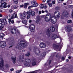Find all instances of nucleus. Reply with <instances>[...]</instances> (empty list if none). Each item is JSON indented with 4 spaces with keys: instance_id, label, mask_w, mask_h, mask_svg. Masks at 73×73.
<instances>
[{
    "instance_id": "39",
    "label": "nucleus",
    "mask_w": 73,
    "mask_h": 73,
    "mask_svg": "<svg viewBox=\"0 0 73 73\" xmlns=\"http://www.w3.org/2000/svg\"><path fill=\"white\" fill-rule=\"evenodd\" d=\"M48 5L49 7H52V5L51 4V3H48Z\"/></svg>"
},
{
    "instance_id": "23",
    "label": "nucleus",
    "mask_w": 73,
    "mask_h": 73,
    "mask_svg": "<svg viewBox=\"0 0 73 73\" xmlns=\"http://www.w3.org/2000/svg\"><path fill=\"white\" fill-rule=\"evenodd\" d=\"M29 5V3H25L24 4V8L25 9H27V5Z\"/></svg>"
},
{
    "instance_id": "18",
    "label": "nucleus",
    "mask_w": 73,
    "mask_h": 73,
    "mask_svg": "<svg viewBox=\"0 0 73 73\" xmlns=\"http://www.w3.org/2000/svg\"><path fill=\"white\" fill-rule=\"evenodd\" d=\"M40 21V16H38L36 19V23L38 24L39 22Z\"/></svg>"
},
{
    "instance_id": "38",
    "label": "nucleus",
    "mask_w": 73,
    "mask_h": 73,
    "mask_svg": "<svg viewBox=\"0 0 73 73\" xmlns=\"http://www.w3.org/2000/svg\"><path fill=\"white\" fill-rule=\"evenodd\" d=\"M55 3H56V1H55V0H54V1H52L51 3L52 4V5L55 4Z\"/></svg>"
},
{
    "instance_id": "46",
    "label": "nucleus",
    "mask_w": 73,
    "mask_h": 73,
    "mask_svg": "<svg viewBox=\"0 0 73 73\" xmlns=\"http://www.w3.org/2000/svg\"><path fill=\"white\" fill-rule=\"evenodd\" d=\"M3 3L4 5H7V3L5 2H2Z\"/></svg>"
},
{
    "instance_id": "8",
    "label": "nucleus",
    "mask_w": 73,
    "mask_h": 73,
    "mask_svg": "<svg viewBox=\"0 0 73 73\" xmlns=\"http://www.w3.org/2000/svg\"><path fill=\"white\" fill-rule=\"evenodd\" d=\"M4 66V60L2 58H0V68H3Z\"/></svg>"
},
{
    "instance_id": "48",
    "label": "nucleus",
    "mask_w": 73,
    "mask_h": 73,
    "mask_svg": "<svg viewBox=\"0 0 73 73\" xmlns=\"http://www.w3.org/2000/svg\"><path fill=\"white\" fill-rule=\"evenodd\" d=\"M31 8H32V7L31 6H29L28 8L29 9H31Z\"/></svg>"
},
{
    "instance_id": "2",
    "label": "nucleus",
    "mask_w": 73,
    "mask_h": 73,
    "mask_svg": "<svg viewBox=\"0 0 73 73\" xmlns=\"http://www.w3.org/2000/svg\"><path fill=\"white\" fill-rule=\"evenodd\" d=\"M25 42L23 40L20 41L19 44H18L16 45V48L20 50L21 48H24L25 47V46L24 45Z\"/></svg>"
},
{
    "instance_id": "53",
    "label": "nucleus",
    "mask_w": 73,
    "mask_h": 73,
    "mask_svg": "<svg viewBox=\"0 0 73 73\" xmlns=\"http://www.w3.org/2000/svg\"><path fill=\"white\" fill-rule=\"evenodd\" d=\"M11 23H12V24H13V23H14V20L12 21H11Z\"/></svg>"
},
{
    "instance_id": "4",
    "label": "nucleus",
    "mask_w": 73,
    "mask_h": 73,
    "mask_svg": "<svg viewBox=\"0 0 73 73\" xmlns=\"http://www.w3.org/2000/svg\"><path fill=\"white\" fill-rule=\"evenodd\" d=\"M31 60L30 59H25L24 64L25 66L29 67L31 66Z\"/></svg>"
},
{
    "instance_id": "55",
    "label": "nucleus",
    "mask_w": 73,
    "mask_h": 73,
    "mask_svg": "<svg viewBox=\"0 0 73 73\" xmlns=\"http://www.w3.org/2000/svg\"><path fill=\"white\" fill-rule=\"evenodd\" d=\"M39 15H40L41 13V11H39Z\"/></svg>"
},
{
    "instance_id": "52",
    "label": "nucleus",
    "mask_w": 73,
    "mask_h": 73,
    "mask_svg": "<svg viewBox=\"0 0 73 73\" xmlns=\"http://www.w3.org/2000/svg\"><path fill=\"white\" fill-rule=\"evenodd\" d=\"M50 1H51L50 0H48L47 1V3H49L50 2Z\"/></svg>"
},
{
    "instance_id": "43",
    "label": "nucleus",
    "mask_w": 73,
    "mask_h": 73,
    "mask_svg": "<svg viewBox=\"0 0 73 73\" xmlns=\"http://www.w3.org/2000/svg\"><path fill=\"white\" fill-rule=\"evenodd\" d=\"M17 8V6H14L13 8L14 9H16V8Z\"/></svg>"
},
{
    "instance_id": "37",
    "label": "nucleus",
    "mask_w": 73,
    "mask_h": 73,
    "mask_svg": "<svg viewBox=\"0 0 73 73\" xmlns=\"http://www.w3.org/2000/svg\"><path fill=\"white\" fill-rule=\"evenodd\" d=\"M13 1H14L15 4H17L18 3V0H13Z\"/></svg>"
},
{
    "instance_id": "25",
    "label": "nucleus",
    "mask_w": 73,
    "mask_h": 73,
    "mask_svg": "<svg viewBox=\"0 0 73 73\" xmlns=\"http://www.w3.org/2000/svg\"><path fill=\"white\" fill-rule=\"evenodd\" d=\"M50 31H49V29H48L46 31L47 35L48 36H49L50 35Z\"/></svg>"
},
{
    "instance_id": "34",
    "label": "nucleus",
    "mask_w": 73,
    "mask_h": 73,
    "mask_svg": "<svg viewBox=\"0 0 73 73\" xmlns=\"http://www.w3.org/2000/svg\"><path fill=\"white\" fill-rule=\"evenodd\" d=\"M56 17L58 19H59L60 17V13H59V14H58V15H56Z\"/></svg>"
},
{
    "instance_id": "50",
    "label": "nucleus",
    "mask_w": 73,
    "mask_h": 73,
    "mask_svg": "<svg viewBox=\"0 0 73 73\" xmlns=\"http://www.w3.org/2000/svg\"><path fill=\"white\" fill-rule=\"evenodd\" d=\"M3 8H7V5H4L3 6Z\"/></svg>"
},
{
    "instance_id": "35",
    "label": "nucleus",
    "mask_w": 73,
    "mask_h": 73,
    "mask_svg": "<svg viewBox=\"0 0 73 73\" xmlns=\"http://www.w3.org/2000/svg\"><path fill=\"white\" fill-rule=\"evenodd\" d=\"M34 5L35 6V7H37L38 5V4L36 2L35 4Z\"/></svg>"
},
{
    "instance_id": "6",
    "label": "nucleus",
    "mask_w": 73,
    "mask_h": 73,
    "mask_svg": "<svg viewBox=\"0 0 73 73\" xmlns=\"http://www.w3.org/2000/svg\"><path fill=\"white\" fill-rule=\"evenodd\" d=\"M35 26L33 24H31L30 25L29 28L30 31L32 32H35Z\"/></svg>"
},
{
    "instance_id": "40",
    "label": "nucleus",
    "mask_w": 73,
    "mask_h": 73,
    "mask_svg": "<svg viewBox=\"0 0 73 73\" xmlns=\"http://www.w3.org/2000/svg\"><path fill=\"white\" fill-rule=\"evenodd\" d=\"M46 54V53H45V52H44V53H43V54H42V57H44V56H45Z\"/></svg>"
},
{
    "instance_id": "21",
    "label": "nucleus",
    "mask_w": 73,
    "mask_h": 73,
    "mask_svg": "<svg viewBox=\"0 0 73 73\" xmlns=\"http://www.w3.org/2000/svg\"><path fill=\"white\" fill-rule=\"evenodd\" d=\"M50 29L51 32H54L55 31V28L53 26H51L50 28Z\"/></svg>"
},
{
    "instance_id": "45",
    "label": "nucleus",
    "mask_w": 73,
    "mask_h": 73,
    "mask_svg": "<svg viewBox=\"0 0 73 73\" xmlns=\"http://www.w3.org/2000/svg\"><path fill=\"white\" fill-rule=\"evenodd\" d=\"M24 7V5H22L20 6V8H23Z\"/></svg>"
},
{
    "instance_id": "13",
    "label": "nucleus",
    "mask_w": 73,
    "mask_h": 73,
    "mask_svg": "<svg viewBox=\"0 0 73 73\" xmlns=\"http://www.w3.org/2000/svg\"><path fill=\"white\" fill-rule=\"evenodd\" d=\"M56 38H60V35H53L52 36V40H55V39Z\"/></svg>"
},
{
    "instance_id": "11",
    "label": "nucleus",
    "mask_w": 73,
    "mask_h": 73,
    "mask_svg": "<svg viewBox=\"0 0 73 73\" xmlns=\"http://www.w3.org/2000/svg\"><path fill=\"white\" fill-rule=\"evenodd\" d=\"M0 46L2 48H4L6 46V43L4 42H0Z\"/></svg>"
},
{
    "instance_id": "44",
    "label": "nucleus",
    "mask_w": 73,
    "mask_h": 73,
    "mask_svg": "<svg viewBox=\"0 0 73 73\" xmlns=\"http://www.w3.org/2000/svg\"><path fill=\"white\" fill-rule=\"evenodd\" d=\"M4 28V27L0 26V30H1L3 28Z\"/></svg>"
},
{
    "instance_id": "29",
    "label": "nucleus",
    "mask_w": 73,
    "mask_h": 73,
    "mask_svg": "<svg viewBox=\"0 0 73 73\" xmlns=\"http://www.w3.org/2000/svg\"><path fill=\"white\" fill-rule=\"evenodd\" d=\"M44 4H40V5L41 6H40V9H43V8H44Z\"/></svg>"
},
{
    "instance_id": "51",
    "label": "nucleus",
    "mask_w": 73,
    "mask_h": 73,
    "mask_svg": "<svg viewBox=\"0 0 73 73\" xmlns=\"http://www.w3.org/2000/svg\"><path fill=\"white\" fill-rule=\"evenodd\" d=\"M8 20L9 23H11V19H9Z\"/></svg>"
},
{
    "instance_id": "59",
    "label": "nucleus",
    "mask_w": 73,
    "mask_h": 73,
    "mask_svg": "<svg viewBox=\"0 0 73 73\" xmlns=\"http://www.w3.org/2000/svg\"><path fill=\"white\" fill-rule=\"evenodd\" d=\"M10 6H11V5H8V6H7V7H8V8H9V7H10Z\"/></svg>"
},
{
    "instance_id": "33",
    "label": "nucleus",
    "mask_w": 73,
    "mask_h": 73,
    "mask_svg": "<svg viewBox=\"0 0 73 73\" xmlns=\"http://www.w3.org/2000/svg\"><path fill=\"white\" fill-rule=\"evenodd\" d=\"M36 3V1H33L31 2V4L33 5H35Z\"/></svg>"
},
{
    "instance_id": "12",
    "label": "nucleus",
    "mask_w": 73,
    "mask_h": 73,
    "mask_svg": "<svg viewBox=\"0 0 73 73\" xmlns=\"http://www.w3.org/2000/svg\"><path fill=\"white\" fill-rule=\"evenodd\" d=\"M71 27L70 25H68L66 26L65 29L66 32H70V31H71V29H70Z\"/></svg>"
},
{
    "instance_id": "10",
    "label": "nucleus",
    "mask_w": 73,
    "mask_h": 73,
    "mask_svg": "<svg viewBox=\"0 0 73 73\" xmlns=\"http://www.w3.org/2000/svg\"><path fill=\"white\" fill-rule=\"evenodd\" d=\"M15 18H17V19H18V17H17V14L16 12L14 13L12 15V16L11 17V19H15Z\"/></svg>"
},
{
    "instance_id": "5",
    "label": "nucleus",
    "mask_w": 73,
    "mask_h": 73,
    "mask_svg": "<svg viewBox=\"0 0 73 73\" xmlns=\"http://www.w3.org/2000/svg\"><path fill=\"white\" fill-rule=\"evenodd\" d=\"M11 32L12 33V34H20V31L18 30H16L14 29V28H12L11 29Z\"/></svg>"
},
{
    "instance_id": "19",
    "label": "nucleus",
    "mask_w": 73,
    "mask_h": 73,
    "mask_svg": "<svg viewBox=\"0 0 73 73\" xmlns=\"http://www.w3.org/2000/svg\"><path fill=\"white\" fill-rule=\"evenodd\" d=\"M24 57H22L21 56V57H20L19 58V61L21 62H24Z\"/></svg>"
},
{
    "instance_id": "62",
    "label": "nucleus",
    "mask_w": 73,
    "mask_h": 73,
    "mask_svg": "<svg viewBox=\"0 0 73 73\" xmlns=\"http://www.w3.org/2000/svg\"><path fill=\"white\" fill-rule=\"evenodd\" d=\"M0 17H3V15L1 14H0Z\"/></svg>"
},
{
    "instance_id": "24",
    "label": "nucleus",
    "mask_w": 73,
    "mask_h": 73,
    "mask_svg": "<svg viewBox=\"0 0 73 73\" xmlns=\"http://www.w3.org/2000/svg\"><path fill=\"white\" fill-rule=\"evenodd\" d=\"M7 25V22L0 23V27H2L3 25Z\"/></svg>"
},
{
    "instance_id": "28",
    "label": "nucleus",
    "mask_w": 73,
    "mask_h": 73,
    "mask_svg": "<svg viewBox=\"0 0 73 73\" xmlns=\"http://www.w3.org/2000/svg\"><path fill=\"white\" fill-rule=\"evenodd\" d=\"M3 2H4V1H3L2 0H1V5H0V8H1V7H3V6L2 5H3Z\"/></svg>"
},
{
    "instance_id": "58",
    "label": "nucleus",
    "mask_w": 73,
    "mask_h": 73,
    "mask_svg": "<svg viewBox=\"0 0 73 73\" xmlns=\"http://www.w3.org/2000/svg\"><path fill=\"white\" fill-rule=\"evenodd\" d=\"M45 12L47 13H48V10H45Z\"/></svg>"
},
{
    "instance_id": "61",
    "label": "nucleus",
    "mask_w": 73,
    "mask_h": 73,
    "mask_svg": "<svg viewBox=\"0 0 73 73\" xmlns=\"http://www.w3.org/2000/svg\"><path fill=\"white\" fill-rule=\"evenodd\" d=\"M66 62H69V59H67L66 60Z\"/></svg>"
},
{
    "instance_id": "60",
    "label": "nucleus",
    "mask_w": 73,
    "mask_h": 73,
    "mask_svg": "<svg viewBox=\"0 0 73 73\" xmlns=\"http://www.w3.org/2000/svg\"><path fill=\"white\" fill-rule=\"evenodd\" d=\"M16 23H20V21H16Z\"/></svg>"
},
{
    "instance_id": "7",
    "label": "nucleus",
    "mask_w": 73,
    "mask_h": 73,
    "mask_svg": "<svg viewBox=\"0 0 73 73\" xmlns=\"http://www.w3.org/2000/svg\"><path fill=\"white\" fill-rule=\"evenodd\" d=\"M27 14H28V13L30 14V15L32 16H35V12L34 11H33L32 10H30L29 11H27Z\"/></svg>"
},
{
    "instance_id": "47",
    "label": "nucleus",
    "mask_w": 73,
    "mask_h": 73,
    "mask_svg": "<svg viewBox=\"0 0 73 73\" xmlns=\"http://www.w3.org/2000/svg\"><path fill=\"white\" fill-rule=\"evenodd\" d=\"M9 11V12H10V13H12V12H13V10L12 9H10V10Z\"/></svg>"
},
{
    "instance_id": "15",
    "label": "nucleus",
    "mask_w": 73,
    "mask_h": 73,
    "mask_svg": "<svg viewBox=\"0 0 73 73\" xmlns=\"http://www.w3.org/2000/svg\"><path fill=\"white\" fill-rule=\"evenodd\" d=\"M69 15V14L66 11H64L62 14V16L64 17H66Z\"/></svg>"
},
{
    "instance_id": "20",
    "label": "nucleus",
    "mask_w": 73,
    "mask_h": 73,
    "mask_svg": "<svg viewBox=\"0 0 73 73\" xmlns=\"http://www.w3.org/2000/svg\"><path fill=\"white\" fill-rule=\"evenodd\" d=\"M0 21L2 23H5V22H7V21L5 18H4L3 19H0Z\"/></svg>"
},
{
    "instance_id": "27",
    "label": "nucleus",
    "mask_w": 73,
    "mask_h": 73,
    "mask_svg": "<svg viewBox=\"0 0 73 73\" xmlns=\"http://www.w3.org/2000/svg\"><path fill=\"white\" fill-rule=\"evenodd\" d=\"M0 36L2 38H3L4 36V34L3 33H1L0 34Z\"/></svg>"
},
{
    "instance_id": "41",
    "label": "nucleus",
    "mask_w": 73,
    "mask_h": 73,
    "mask_svg": "<svg viewBox=\"0 0 73 73\" xmlns=\"http://www.w3.org/2000/svg\"><path fill=\"white\" fill-rule=\"evenodd\" d=\"M5 66L7 68H9V65L8 64H6Z\"/></svg>"
},
{
    "instance_id": "3",
    "label": "nucleus",
    "mask_w": 73,
    "mask_h": 73,
    "mask_svg": "<svg viewBox=\"0 0 73 73\" xmlns=\"http://www.w3.org/2000/svg\"><path fill=\"white\" fill-rule=\"evenodd\" d=\"M59 13H60L59 12L56 11L54 13V15H52V17L53 18V19H51V21L53 24H55V23H56V22L57 21V19H56V18L55 16L56 15H57L59 14Z\"/></svg>"
},
{
    "instance_id": "17",
    "label": "nucleus",
    "mask_w": 73,
    "mask_h": 73,
    "mask_svg": "<svg viewBox=\"0 0 73 73\" xmlns=\"http://www.w3.org/2000/svg\"><path fill=\"white\" fill-rule=\"evenodd\" d=\"M11 59L13 64H16V57H11Z\"/></svg>"
},
{
    "instance_id": "36",
    "label": "nucleus",
    "mask_w": 73,
    "mask_h": 73,
    "mask_svg": "<svg viewBox=\"0 0 73 73\" xmlns=\"http://www.w3.org/2000/svg\"><path fill=\"white\" fill-rule=\"evenodd\" d=\"M72 22V21L71 20H68L67 21V23H68V24H71Z\"/></svg>"
},
{
    "instance_id": "30",
    "label": "nucleus",
    "mask_w": 73,
    "mask_h": 73,
    "mask_svg": "<svg viewBox=\"0 0 73 73\" xmlns=\"http://www.w3.org/2000/svg\"><path fill=\"white\" fill-rule=\"evenodd\" d=\"M28 15L27 16V19H30V16H31V15H30L29 13L27 14Z\"/></svg>"
},
{
    "instance_id": "56",
    "label": "nucleus",
    "mask_w": 73,
    "mask_h": 73,
    "mask_svg": "<svg viewBox=\"0 0 73 73\" xmlns=\"http://www.w3.org/2000/svg\"><path fill=\"white\" fill-rule=\"evenodd\" d=\"M11 71H13L14 70V69L13 68H11L10 69Z\"/></svg>"
},
{
    "instance_id": "26",
    "label": "nucleus",
    "mask_w": 73,
    "mask_h": 73,
    "mask_svg": "<svg viewBox=\"0 0 73 73\" xmlns=\"http://www.w3.org/2000/svg\"><path fill=\"white\" fill-rule=\"evenodd\" d=\"M58 47V46H57L55 44H53V47L54 48H58L57 47Z\"/></svg>"
},
{
    "instance_id": "16",
    "label": "nucleus",
    "mask_w": 73,
    "mask_h": 73,
    "mask_svg": "<svg viewBox=\"0 0 73 73\" xmlns=\"http://www.w3.org/2000/svg\"><path fill=\"white\" fill-rule=\"evenodd\" d=\"M36 60H32V65L33 66H35V65H37L36 64Z\"/></svg>"
},
{
    "instance_id": "22",
    "label": "nucleus",
    "mask_w": 73,
    "mask_h": 73,
    "mask_svg": "<svg viewBox=\"0 0 73 73\" xmlns=\"http://www.w3.org/2000/svg\"><path fill=\"white\" fill-rule=\"evenodd\" d=\"M68 36L70 40H72L73 38V35L72 34H68Z\"/></svg>"
},
{
    "instance_id": "9",
    "label": "nucleus",
    "mask_w": 73,
    "mask_h": 73,
    "mask_svg": "<svg viewBox=\"0 0 73 73\" xmlns=\"http://www.w3.org/2000/svg\"><path fill=\"white\" fill-rule=\"evenodd\" d=\"M27 12L23 14H21L20 15V18L21 19L23 20V19H24L26 17V16H27Z\"/></svg>"
},
{
    "instance_id": "32",
    "label": "nucleus",
    "mask_w": 73,
    "mask_h": 73,
    "mask_svg": "<svg viewBox=\"0 0 73 73\" xmlns=\"http://www.w3.org/2000/svg\"><path fill=\"white\" fill-rule=\"evenodd\" d=\"M25 56L27 57H29V56H30V52H28L27 54H25Z\"/></svg>"
},
{
    "instance_id": "49",
    "label": "nucleus",
    "mask_w": 73,
    "mask_h": 73,
    "mask_svg": "<svg viewBox=\"0 0 73 73\" xmlns=\"http://www.w3.org/2000/svg\"><path fill=\"white\" fill-rule=\"evenodd\" d=\"M34 10L35 11H36V12H38V9H34Z\"/></svg>"
},
{
    "instance_id": "31",
    "label": "nucleus",
    "mask_w": 73,
    "mask_h": 73,
    "mask_svg": "<svg viewBox=\"0 0 73 73\" xmlns=\"http://www.w3.org/2000/svg\"><path fill=\"white\" fill-rule=\"evenodd\" d=\"M23 23V24H25V25H27V21H23L22 22Z\"/></svg>"
},
{
    "instance_id": "14",
    "label": "nucleus",
    "mask_w": 73,
    "mask_h": 73,
    "mask_svg": "<svg viewBox=\"0 0 73 73\" xmlns=\"http://www.w3.org/2000/svg\"><path fill=\"white\" fill-rule=\"evenodd\" d=\"M40 46L41 48H45L46 46V45L44 43H41L40 44Z\"/></svg>"
},
{
    "instance_id": "57",
    "label": "nucleus",
    "mask_w": 73,
    "mask_h": 73,
    "mask_svg": "<svg viewBox=\"0 0 73 73\" xmlns=\"http://www.w3.org/2000/svg\"><path fill=\"white\" fill-rule=\"evenodd\" d=\"M42 13H45V11H44V10H42Z\"/></svg>"
},
{
    "instance_id": "1",
    "label": "nucleus",
    "mask_w": 73,
    "mask_h": 73,
    "mask_svg": "<svg viewBox=\"0 0 73 73\" xmlns=\"http://www.w3.org/2000/svg\"><path fill=\"white\" fill-rule=\"evenodd\" d=\"M52 16V14L48 13L46 15L42 16V17H44L45 21L46 22H49L50 20L51 21L52 19L53 18Z\"/></svg>"
},
{
    "instance_id": "63",
    "label": "nucleus",
    "mask_w": 73,
    "mask_h": 73,
    "mask_svg": "<svg viewBox=\"0 0 73 73\" xmlns=\"http://www.w3.org/2000/svg\"><path fill=\"white\" fill-rule=\"evenodd\" d=\"M32 22V20H29V23H31Z\"/></svg>"
},
{
    "instance_id": "64",
    "label": "nucleus",
    "mask_w": 73,
    "mask_h": 73,
    "mask_svg": "<svg viewBox=\"0 0 73 73\" xmlns=\"http://www.w3.org/2000/svg\"><path fill=\"white\" fill-rule=\"evenodd\" d=\"M62 59L64 60L65 59V58L64 57H62Z\"/></svg>"
},
{
    "instance_id": "54",
    "label": "nucleus",
    "mask_w": 73,
    "mask_h": 73,
    "mask_svg": "<svg viewBox=\"0 0 73 73\" xmlns=\"http://www.w3.org/2000/svg\"><path fill=\"white\" fill-rule=\"evenodd\" d=\"M47 6H44V9H46V8H47Z\"/></svg>"
},
{
    "instance_id": "42",
    "label": "nucleus",
    "mask_w": 73,
    "mask_h": 73,
    "mask_svg": "<svg viewBox=\"0 0 73 73\" xmlns=\"http://www.w3.org/2000/svg\"><path fill=\"white\" fill-rule=\"evenodd\" d=\"M21 72V70H18V71H17V73H20V72Z\"/></svg>"
}]
</instances>
